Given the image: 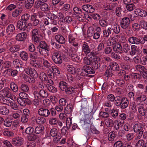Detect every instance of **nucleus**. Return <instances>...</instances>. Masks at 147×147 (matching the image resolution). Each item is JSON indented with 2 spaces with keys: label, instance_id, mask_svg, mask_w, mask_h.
I'll return each mask as SVG.
<instances>
[{
  "label": "nucleus",
  "instance_id": "nucleus-1",
  "mask_svg": "<svg viewBox=\"0 0 147 147\" xmlns=\"http://www.w3.org/2000/svg\"><path fill=\"white\" fill-rule=\"evenodd\" d=\"M93 118V116L91 113L85 114L83 120H81L79 125L83 128H88L90 125L91 120Z\"/></svg>",
  "mask_w": 147,
  "mask_h": 147
},
{
  "label": "nucleus",
  "instance_id": "nucleus-2",
  "mask_svg": "<svg viewBox=\"0 0 147 147\" xmlns=\"http://www.w3.org/2000/svg\"><path fill=\"white\" fill-rule=\"evenodd\" d=\"M95 73V71L92 68L86 65L83 66L80 75L82 76H88V74H93Z\"/></svg>",
  "mask_w": 147,
  "mask_h": 147
},
{
  "label": "nucleus",
  "instance_id": "nucleus-3",
  "mask_svg": "<svg viewBox=\"0 0 147 147\" xmlns=\"http://www.w3.org/2000/svg\"><path fill=\"white\" fill-rule=\"evenodd\" d=\"M33 94L34 97H39L43 98H47L48 96L47 92L44 89H41L39 92L35 90Z\"/></svg>",
  "mask_w": 147,
  "mask_h": 147
},
{
  "label": "nucleus",
  "instance_id": "nucleus-4",
  "mask_svg": "<svg viewBox=\"0 0 147 147\" xmlns=\"http://www.w3.org/2000/svg\"><path fill=\"white\" fill-rule=\"evenodd\" d=\"M52 59L56 64H60L62 62L61 56L59 52L57 51H54L52 55Z\"/></svg>",
  "mask_w": 147,
  "mask_h": 147
},
{
  "label": "nucleus",
  "instance_id": "nucleus-5",
  "mask_svg": "<svg viewBox=\"0 0 147 147\" xmlns=\"http://www.w3.org/2000/svg\"><path fill=\"white\" fill-rule=\"evenodd\" d=\"M50 134L53 137H55L54 139V142L56 143L58 142L61 139V136L60 133L58 132L57 130L55 128L51 129L50 131Z\"/></svg>",
  "mask_w": 147,
  "mask_h": 147
},
{
  "label": "nucleus",
  "instance_id": "nucleus-6",
  "mask_svg": "<svg viewBox=\"0 0 147 147\" xmlns=\"http://www.w3.org/2000/svg\"><path fill=\"white\" fill-rule=\"evenodd\" d=\"M46 16L51 21V24L53 25L57 24V20L58 18V16L51 12H49L47 13Z\"/></svg>",
  "mask_w": 147,
  "mask_h": 147
},
{
  "label": "nucleus",
  "instance_id": "nucleus-7",
  "mask_svg": "<svg viewBox=\"0 0 147 147\" xmlns=\"http://www.w3.org/2000/svg\"><path fill=\"white\" fill-rule=\"evenodd\" d=\"M24 70L27 74L30 75L31 77L34 79L38 77L37 71L34 69L28 67L26 68Z\"/></svg>",
  "mask_w": 147,
  "mask_h": 147
},
{
  "label": "nucleus",
  "instance_id": "nucleus-8",
  "mask_svg": "<svg viewBox=\"0 0 147 147\" xmlns=\"http://www.w3.org/2000/svg\"><path fill=\"white\" fill-rule=\"evenodd\" d=\"M11 90L8 88H4L0 91V97H6L11 98L12 97Z\"/></svg>",
  "mask_w": 147,
  "mask_h": 147
},
{
  "label": "nucleus",
  "instance_id": "nucleus-9",
  "mask_svg": "<svg viewBox=\"0 0 147 147\" xmlns=\"http://www.w3.org/2000/svg\"><path fill=\"white\" fill-rule=\"evenodd\" d=\"M38 113L40 116L47 117L50 114V112L48 109L45 107H43L38 110Z\"/></svg>",
  "mask_w": 147,
  "mask_h": 147
},
{
  "label": "nucleus",
  "instance_id": "nucleus-10",
  "mask_svg": "<svg viewBox=\"0 0 147 147\" xmlns=\"http://www.w3.org/2000/svg\"><path fill=\"white\" fill-rule=\"evenodd\" d=\"M130 23L129 18L127 17H124L121 21L120 25L121 28L123 29L128 28Z\"/></svg>",
  "mask_w": 147,
  "mask_h": 147
},
{
  "label": "nucleus",
  "instance_id": "nucleus-11",
  "mask_svg": "<svg viewBox=\"0 0 147 147\" xmlns=\"http://www.w3.org/2000/svg\"><path fill=\"white\" fill-rule=\"evenodd\" d=\"M23 139L21 137L14 138L12 140V144L16 146H20L23 143Z\"/></svg>",
  "mask_w": 147,
  "mask_h": 147
},
{
  "label": "nucleus",
  "instance_id": "nucleus-12",
  "mask_svg": "<svg viewBox=\"0 0 147 147\" xmlns=\"http://www.w3.org/2000/svg\"><path fill=\"white\" fill-rule=\"evenodd\" d=\"M113 47L114 51L117 53H123L122 47L121 43L117 42L116 44L113 45Z\"/></svg>",
  "mask_w": 147,
  "mask_h": 147
},
{
  "label": "nucleus",
  "instance_id": "nucleus-13",
  "mask_svg": "<svg viewBox=\"0 0 147 147\" xmlns=\"http://www.w3.org/2000/svg\"><path fill=\"white\" fill-rule=\"evenodd\" d=\"M30 20L32 23L33 26L37 27L39 26L40 23L39 20L37 19L36 16L32 15L30 17Z\"/></svg>",
  "mask_w": 147,
  "mask_h": 147
},
{
  "label": "nucleus",
  "instance_id": "nucleus-14",
  "mask_svg": "<svg viewBox=\"0 0 147 147\" xmlns=\"http://www.w3.org/2000/svg\"><path fill=\"white\" fill-rule=\"evenodd\" d=\"M136 15L142 17H145L147 15V12L144 10L140 9H137L135 11Z\"/></svg>",
  "mask_w": 147,
  "mask_h": 147
},
{
  "label": "nucleus",
  "instance_id": "nucleus-15",
  "mask_svg": "<svg viewBox=\"0 0 147 147\" xmlns=\"http://www.w3.org/2000/svg\"><path fill=\"white\" fill-rule=\"evenodd\" d=\"M137 97L136 98V101H139L143 102L146 100L147 97L146 96L142 94V93H139L136 94Z\"/></svg>",
  "mask_w": 147,
  "mask_h": 147
},
{
  "label": "nucleus",
  "instance_id": "nucleus-16",
  "mask_svg": "<svg viewBox=\"0 0 147 147\" xmlns=\"http://www.w3.org/2000/svg\"><path fill=\"white\" fill-rule=\"evenodd\" d=\"M109 66L110 69L114 71H118L119 69L118 64L114 61L110 62L109 63Z\"/></svg>",
  "mask_w": 147,
  "mask_h": 147
},
{
  "label": "nucleus",
  "instance_id": "nucleus-17",
  "mask_svg": "<svg viewBox=\"0 0 147 147\" xmlns=\"http://www.w3.org/2000/svg\"><path fill=\"white\" fill-rule=\"evenodd\" d=\"M13 63L16 68H22L24 66L23 62L19 59L14 60L13 61Z\"/></svg>",
  "mask_w": 147,
  "mask_h": 147
},
{
  "label": "nucleus",
  "instance_id": "nucleus-18",
  "mask_svg": "<svg viewBox=\"0 0 147 147\" xmlns=\"http://www.w3.org/2000/svg\"><path fill=\"white\" fill-rule=\"evenodd\" d=\"M143 125L140 123L135 124L134 126V131L135 132H138L139 131L143 130Z\"/></svg>",
  "mask_w": 147,
  "mask_h": 147
},
{
  "label": "nucleus",
  "instance_id": "nucleus-19",
  "mask_svg": "<svg viewBox=\"0 0 147 147\" xmlns=\"http://www.w3.org/2000/svg\"><path fill=\"white\" fill-rule=\"evenodd\" d=\"M138 111L139 113L142 115L144 116L146 114V109L144 108L143 104L140 105L138 108Z\"/></svg>",
  "mask_w": 147,
  "mask_h": 147
},
{
  "label": "nucleus",
  "instance_id": "nucleus-20",
  "mask_svg": "<svg viewBox=\"0 0 147 147\" xmlns=\"http://www.w3.org/2000/svg\"><path fill=\"white\" fill-rule=\"evenodd\" d=\"M73 109L72 105L69 104L67 105L65 108L64 112L66 114H70L71 115Z\"/></svg>",
  "mask_w": 147,
  "mask_h": 147
},
{
  "label": "nucleus",
  "instance_id": "nucleus-21",
  "mask_svg": "<svg viewBox=\"0 0 147 147\" xmlns=\"http://www.w3.org/2000/svg\"><path fill=\"white\" fill-rule=\"evenodd\" d=\"M26 24L22 21H19L17 23V27L20 30H24L26 29Z\"/></svg>",
  "mask_w": 147,
  "mask_h": 147
},
{
  "label": "nucleus",
  "instance_id": "nucleus-22",
  "mask_svg": "<svg viewBox=\"0 0 147 147\" xmlns=\"http://www.w3.org/2000/svg\"><path fill=\"white\" fill-rule=\"evenodd\" d=\"M64 91L66 94L68 95L72 94L75 93V88L69 85Z\"/></svg>",
  "mask_w": 147,
  "mask_h": 147
},
{
  "label": "nucleus",
  "instance_id": "nucleus-23",
  "mask_svg": "<svg viewBox=\"0 0 147 147\" xmlns=\"http://www.w3.org/2000/svg\"><path fill=\"white\" fill-rule=\"evenodd\" d=\"M125 97H122L121 96H118L116 97V99H115V104L117 106H118L121 105L122 103L123 100Z\"/></svg>",
  "mask_w": 147,
  "mask_h": 147
},
{
  "label": "nucleus",
  "instance_id": "nucleus-24",
  "mask_svg": "<svg viewBox=\"0 0 147 147\" xmlns=\"http://www.w3.org/2000/svg\"><path fill=\"white\" fill-rule=\"evenodd\" d=\"M82 50L84 53L86 55L90 53V50L88 44L86 42H84L82 45Z\"/></svg>",
  "mask_w": 147,
  "mask_h": 147
},
{
  "label": "nucleus",
  "instance_id": "nucleus-25",
  "mask_svg": "<svg viewBox=\"0 0 147 147\" xmlns=\"http://www.w3.org/2000/svg\"><path fill=\"white\" fill-rule=\"evenodd\" d=\"M9 113V109L5 106H0V114L3 115H7Z\"/></svg>",
  "mask_w": 147,
  "mask_h": 147
},
{
  "label": "nucleus",
  "instance_id": "nucleus-26",
  "mask_svg": "<svg viewBox=\"0 0 147 147\" xmlns=\"http://www.w3.org/2000/svg\"><path fill=\"white\" fill-rule=\"evenodd\" d=\"M34 3V0H26L25 2V7L27 9H30Z\"/></svg>",
  "mask_w": 147,
  "mask_h": 147
},
{
  "label": "nucleus",
  "instance_id": "nucleus-27",
  "mask_svg": "<svg viewBox=\"0 0 147 147\" xmlns=\"http://www.w3.org/2000/svg\"><path fill=\"white\" fill-rule=\"evenodd\" d=\"M68 84L66 82L63 81H60L59 84V88L61 90L64 91L68 86Z\"/></svg>",
  "mask_w": 147,
  "mask_h": 147
},
{
  "label": "nucleus",
  "instance_id": "nucleus-28",
  "mask_svg": "<svg viewBox=\"0 0 147 147\" xmlns=\"http://www.w3.org/2000/svg\"><path fill=\"white\" fill-rule=\"evenodd\" d=\"M62 32L63 33H62V35L61 34H58L56 35L55 37H58V36H59L60 37H67V36H68V37H72V35L70 33H71V31H69L66 30L64 29H63L62 30Z\"/></svg>",
  "mask_w": 147,
  "mask_h": 147
},
{
  "label": "nucleus",
  "instance_id": "nucleus-29",
  "mask_svg": "<svg viewBox=\"0 0 147 147\" xmlns=\"http://www.w3.org/2000/svg\"><path fill=\"white\" fill-rule=\"evenodd\" d=\"M129 104V100L127 98L125 97L123 100L120 107L121 109H124L128 107Z\"/></svg>",
  "mask_w": 147,
  "mask_h": 147
},
{
  "label": "nucleus",
  "instance_id": "nucleus-30",
  "mask_svg": "<svg viewBox=\"0 0 147 147\" xmlns=\"http://www.w3.org/2000/svg\"><path fill=\"white\" fill-rule=\"evenodd\" d=\"M19 56L24 61H27L28 58V55L27 53L24 51L21 52Z\"/></svg>",
  "mask_w": 147,
  "mask_h": 147
},
{
  "label": "nucleus",
  "instance_id": "nucleus-31",
  "mask_svg": "<svg viewBox=\"0 0 147 147\" xmlns=\"http://www.w3.org/2000/svg\"><path fill=\"white\" fill-rule=\"evenodd\" d=\"M91 55H88L87 57H85L84 59V63L88 65H90L92 62V59L91 57Z\"/></svg>",
  "mask_w": 147,
  "mask_h": 147
},
{
  "label": "nucleus",
  "instance_id": "nucleus-32",
  "mask_svg": "<svg viewBox=\"0 0 147 147\" xmlns=\"http://www.w3.org/2000/svg\"><path fill=\"white\" fill-rule=\"evenodd\" d=\"M137 47L134 45H132L131 46L129 53V54L132 56L133 55H136L137 52Z\"/></svg>",
  "mask_w": 147,
  "mask_h": 147
},
{
  "label": "nucleus",
  "instance_id": "nucleus-33",
  "mask_svg": "<svg viewBox=\"0 0 147 147\" xmlns=\"http://www.w3.org/2000/svg\"><path fill=\"white\" fill-rule=\"evenodd\" d=\"M128 40L129 42L135 44H138L141 42V39L138 38L137 37H129Z\"/></svg>",
  "mask_w": 147,
  "mask_h": 147
},
{
  "label": "nucleus",
  "instance_id": "nucleus-34",
  "mask_svg": "<svg viewBox=\"0 0 147 147\" xmlns=\"http://www.w3.org/2000/svg\"><path fill=\"white\" fill-rule=\"evenodd\" d=\"M44 127L42 125H39L36 126L35 129L34 133L36 134L42 133L44 131Z\"/></svg>",
  "mask_w": 147,
  "mask_h": 147
},
{
  "label": "nucleus",
  "instance_id": "nucleus-35",
  "mask_svg": "<svg viewBox=\"0 0 147 147\" xmlns=\"http://www.w3.org/2000/svg\"><path fill=\"white\" fill-rule=\"evenodd\" d=\"M67 69L68 71L71 72V74H75L76 73V70L74 67L72 65H68L67 66Z\"/></svg>",
  "mask_w": 147,
  "mask_h": 147
},
{
  "label": "nucleus",
  "instance_id": "nucleus-36",
  "mask_svg": "<svg viewBox=\"0 0 147 147\" xmlns=\"http://www.w3.org/2000/svg\"><path fill=\"white\" fill-rule=\"evenodd\" d=\"M8 106L11 107V108L14 110H17L18 107L14 101L10 100V101L8 103Z\"/></svg>",
  "mask_w": 147,
  "mask_h": 147
},
{
  "label": "nucleus",
  "instance_id": "nucleus-37",
  "mask_svg": "<svg viewBox=\"0 0 147 147\" xmlns=\"http://www.w3.org/2000/svg\"><path fill=\"white\" fill-rule=\"evenodd\" d=\"M37 47L50 50L49 46L45 42L43 41L40 42L39 45L37 46Z\"/></svg>",
  "mask_w": 147,
  "mask_h": 147
},
{
  "label": "nucleus",
  "instance_id": "nucleus-38",
  "mask_svg": "<svg viewBox=\"0 0 147 147\" xmlns=\"http://www.w3.org/2000/svg\"><path fill=\"white\" fill-rule=\"evenodd\" d=\"M71 59L74 61L79 62L81 61V59L77 55L74 54L71 55L69 56Z\"/></svg>",
  "mask_w": 147,
  "mask_h": 147
},
{
  "label": "nucleus",
  "instance_id": "nucleus-39",
  "mask_svg": "<svg viewBox=\"0 0 147 147\" xmlns=\"http://www.w3.org/2000/svg\"><path fill=\"white\" fill-rule=\"evenodd\" d=\"M30 64L32 66L36 68H39L41 66L40 62L36 60H31Z\"/></svg>",
  "mask_w": 147,
  "mask_h": 147
},
{
  "label": "nucleus",
  "instance_id": "nucleus-40",
  "mask_svg": "<svg viewBox=\"0 0 147 147\" xmlns=\"http://www.w3.org/2000/svg\"><path fill=\"white\" fill-rule=\"evenodd\" d=\"M20 49V47L18 45H13L9 49L10 51L12 53H14L18 51Z\"/></svg>",
  "mask_w": 147,
  "mask_h": 147
},
{
  "label": "nucleus",
  "instance_id": "nucleus-41",
  "mask_svg": "<svg viewBox=\"0 0 147 147\" xmlns=\"http://www.w3.org/2000/svg\"><path fill=\"white\" fill-rule=\"evenodd\" d=\"M36 123L40 125L42 124L45 123L46 120L45 118L41 117H38L36 120Z\"/></svg>",
  "mask_w": 147,
  "mask_h": 147
},
{
  "label": "nucleus",
  "instance_id": "nucleus-42",
  "mask_svg": "<svg viewBox=\"0 0 147 147\" xmlns=\"http://www.w3.org/2000/svg\"><path fill=\"white\" fill-rule=\"evenodd\" d=\"M30 15L28 13H25L21 16V20L24 21V22L27 23L28 21L30 19Z\"/></svg>",
  "mask_w": 147,
  "mask_h": 147
},
{
  "label": "nucleus",
  "instance_id": "nucleus-43",
  "mask_svg": "<svg viewBox=\"0 0 147 147\" xmlns=\"http://www.w3.org/2000/svg\"><path fill=\"white\" fill-rule=\"evenodd\" d=\"M117 39L115 37H111L107 41V44L109 45H114L116 43H117L116 42Z\"/></svg>",
  "mask_w": 147,
  "mask_h": 147
},
{
  "label": "nucleus",
  "instance_id": "nucleus-44",
  "mask_svg": "<svg viewBox=\"0 0 147 147\" xmlns=\"http://www.w3.org/2000/svg\"><path fill=\"white\" fill-rule=\"evenodd\" d=\"M11 68L6 69L3 72V76L5 78H9L11 75Z\"/></svg>",
  "mask_w": 147,
  "mask_h": 147
},
{
  "label": "nucleus",
  "instance_id": "nucleus-45",
  "mask_svg": "<svg viewBox=\"0 0 147 147\" xmlns=\"http://www.w3.org/2000/svg\"><path fill=\"white\" fill-rule=\"evenodd\" d=\"M22 11V8H19V9H16L12 12V16L13 17H16L20 15Z\"/></svg>",
  "mask_w": 147,
  "mask_h": 147
},
{
  "label": "nucleus",
  "instance_id": "nucleus-46",
  "mask_svg": "<svg viewBox=\"0 0 147 147\" xmlns=\"http://www.w3.org/2000/svg\"><path fill=\"white\" fill-rule=\"evenodd\" d=\"M39 78L42 81H47L48 79V77L44 72H41L40 73Z\"/></svg>",
  "mask_w": 147,
  "mask_h": 147
},
{
  "label": "nucleus",
  "instance_id": "nucleus-47",
  "mask_svg": "<svg viewBox=\"0 0 147 147\" xmlns=\"http://www.w3.org/2000/svg\"><path fill=\"white\" fill-rule=\"evenodd\" d=\"M37 51L39 52L40 54L42 55L44 54H45V53H47V52L50 50L49 49H45L44 48H40L39 47H37Z\"/></svg>",
  "mask_w": 147,
  "mask_h": 147
},
{
  "label": "nucleus",
  "instance_id": "nucleus-48",
  "mask_svg": "<svg viewBox=\"0 0 147 147\" xmlns=\"http://www.w3.org/2000/svg\"><path fill=\"white\" fill-rule=\"evenodd\" d=\"M105 122L106 125L107 127H111L113 125V122L111 119H106L105 120Z\"/></svg>",
  "mask_w": 147,
  "mask_h": 147
},
{
  "label": "nucleus",
  "instance_id": "nucleus-49",
  "mask_svg": "<svg viewBox=\"0 0 147 147\" xmlns=\"http://www.w3.org/2000/svg\"><path fill=\"white\" fill-rule=\"evenodd\" d=\"M10 86L13 92H16L18 91V86L15 83L11 82Z\"/></svg>",
  "mask_w": 147,
  "mask_h": 147
},
{
  "label": "nucleus",
  "instance_id": "nucleus-50",
  "mask_svg": "<svg viewBox=\"0 0 147 147\" xmlns=\"http://www.w3.org/2000/svg\"><path fill=\"white\" fill-rule=\"evenodd\" d=\"M58 120L57 118L54 117H50L49 120V123L51 125H56L57 124Z\"/></svg>",
  "mask_w": 147,
  "mask_h": 147
},
{
  "label": "nucleus",
  "instance_id": "nucleus-51",
  "mask_svg": "<svg viewBox=\"0 0 147 147\" xmlns=\"http://www.w3.org/2000/svg\"><path fill=\"white\" fill-rule=\"evenodd\" d=\"M40 9L42 11H47L50 10V7L49 5L45 3L42 4Z\"/></svg>",
  "mask_w": 147,
  "mask_h": 147
},
{
  "label": "nucleus",
  "instance_id": "nucleus-52",
  "mask_svg": "<svg viewBox=\"0 0 147 147\" xmlns=\"http://www.w3.org/2000/svg\"><path fill=\"white\" fill-rule=\"evenodd\" d=\"M116 137L115 133L113 131L110 132L108 136V140L111 141H113Z\"/></svg>",
  "mask_w": 147,
  "mask_h": 147
},
{
  "label": "nucleus",
  "instance_id": "nucleus-53",
  "mask_svg": "<svg viewBox=\"0 0 147 147\" xmlns=\"http://www.w3.org/2000/svg\"><path fill=\"white\" fill-rule=\"evenodd\" d=\"M11 63L9 61H4L3 65V68L8 69L11 68Z\"/></svg>",
  "mask_w": 147,
  "mask_h": 147
},
{
  "label": "nucleus",
  "instance_id": "nucleus-54",
  "mask_svg": "<svg viewBox=\"0 0 147 147\" xmlns=\"http://www.w3.org/2000/svg\"><path fill=\"white\" fill-rule=\"evenodd\" d=\"M74 12L76 14H82L85 16V13H84L82 9L77 7H74L73 8Z\"/></svg>",
  "mask_w": 147,
  "mask_h": 147
},
{
  "label": "nucleus",
  "instance_id": "nucleus-55",
  "mask_svg": "<svg viewBox=\"0 0 147 147\" xmlns=\"http://www.w3.org/2000/svg\"><path fill=\"white\" fill-rule=\"evenodd\" d=\"M78 48L76 49L74 47H71L69 48V51H68V54L70 56L74 54L77 51Z\"/></svg>",
  "mask_w": 147,
  "mask_h": 147
},
{
  "label": "nucleus",
  "instance_id": "nucleus-56",
  "mask_svg": "<svg viewBox=\"0 0 147 147\" xmlns=\"http://www.w3.org/2000/svg\"><path fill=\"white\" fill-rule=\"evenodd\" d=\"M130 46L127 44H124L123 47H122L123 52H124L126 53H129V50H130Z\"/></svg>",
  "mask_w": 147,
  "mask_h": 147
},
{
  "label": "nucleus",
  "instance_id": "nucleus-57",
  "mask_svg": "<svg viewBox=\"0 0 147 147\" xmlns=\"http://www.w3.org/2000/svg\"><path fill=\"white\" fill-rule=\"evenodd\" d=\"M40 32L37 28L33 29L32 31V37H38Z\"/></svg>",
  "mask_w": 147,
  "mask_h": 147
},
{
  "label": "nucleus",
  "instance_id": "nucleus-58",
  "mask_svg": "<svg viewBox=\"0 0 147 147\" xmlns=\"http://www.w3.org/2000/svg\"><path fill=\"white\" fill-rule=\"evenodd\" d=\"M53 74L59 76L60 74L59 68L57 66H53L51 67Z\"/></svg>",
  "mask_w": 147,
  "mask_h": 147
},
{
  "label": "nucleus",
  "instance_id": "nucleus-59",
  "mask_svg": "<svg viewBox=\"0 0 147 147\" xmlns=\"http://www.w3.org/2000/svg\"><path fill=\"white\" fill-rule=\"evenodd\" d=\"M100 66V63L99 62H92V68L95 71V70H96Z\"/></svg>",
  "mask_w": 147,
  "mask_h": 147
},
{
  "label": "nucleus",
  "instance_id": "nucleus-60",
  "mask_svg": "<svg viewBox=\"0 0 147 147\" xmlns=\"http://www.w3.org/2000/svg\"><path fill=\"white\" fill-rule=\"evenodd\" d=\"M145 68L144 66L140 65H137L135 66L136 69L140 72L141 75H142V71Z\"/></svg>",
  "mask_w": 147,
  "mask_h": 147
},
{
  "label": "nucleus",
  "instance_id": "nucleus-61",
  "mask_svg": "<svg viewBox=\"0 0 147 147\" xmlns=\"http://www.w3.org/2000/svg\"><path fill=\"white\" fill-rule=\"evenodd\" d=\"M24 79L26 82H28L29 83L34 84L35 82V79L33 78H31L27 76H24Z\"/></svg>",
  "mask_w": 147,
  "mask_h": 147
},
{
  "label": "nucleus",
  "instance_id": "nucleus-62",
  "mask_svg": "<svg viewBox=\"0 0 147 147\" xmlns=\"http://www.w3.org/2000/svg\"><path fill=\"white\" fill-rule=\"evenodd\" d=\"M145 142L144 140H139L136 144V147H144Z\"/></svg>",
  "mask_w": 147,
  "mask_h": 147
},
{
  "label": "nucleus",
  "instance_id": "nucleus-63",
  "mask_svg": "<svg viewBox=\"0 0 147 147\" xmlns=\"http://www.w3.org/2000/svg\"><path fill=\"white\" fill-rule=\"evenodd\" d=\"M126 7L127 10L130 11L133 10L135 8V7L134 4L131 3L126 5Z\"/></svg>",
  "mask_w": 147,
  "mask_h": 147
},
{
  "label": "nucleus",
  "instance_id": "nucleus-64",
  "mask_svg": "<svg viewBox=\"0 0 147 147\" xmlns=\"http://www.w3.org/2000/svg\"><path fill=\"white\" fill-rule=\"evenodd\" d=\"M12 124V121L9 119L7 118L4 122V125L7 127H10Z\"/></svg>",
  "mask_w": 147,
  "mask_h": 147
}]
</instances>
